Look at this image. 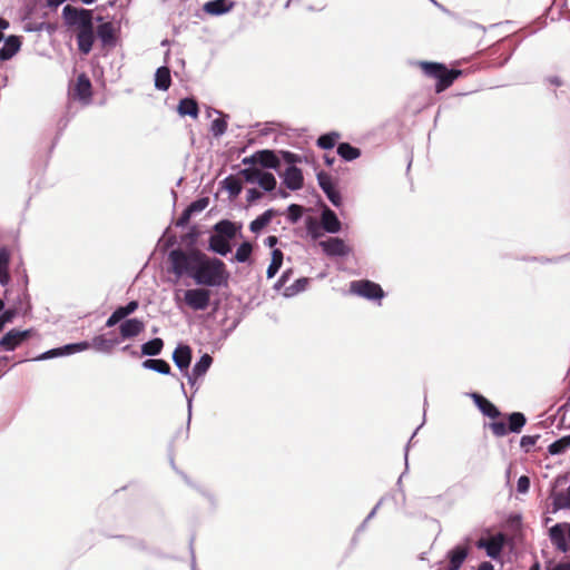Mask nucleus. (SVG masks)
I'll list each match as a JSON object with an SVG mask.
<instances>
[{"instance_id":"1","label":"nucleus","mask_w":570,"mask_h":570,"mask_svg":"<svg viewBox=\"0 0 570 570\" xmlns=\"http://www.w3.org/2000/svg\"><path fill=\"white\" fill-rule=\"evenodd\" d=\"M166 271L175 275L176 282L187 277L195 285L207 288L227 287L230 278V273L220 258L208 256L198 248L171 249L167 256Z\"/></svg>"},{"instance_id":"10","label":"nucleus","mask_w":570,"mask_h":570,"mask_svg":"<svg viewBox=\"0 0 570 570\" xmlns=\"http://www.w3.org/2000/svg\"><path fill=\"white\" fill-rule=\"evenodd\" d=\"M320 188L325 194L328 202L336 208L343 206V196L337 187V181L324 170L316 174Z\"/></svg>"},{"instance_id":"5","label":"nucleus","mask_w":570,"mask_h":570,"mask_svg":"<svg viewBox=\"0 0 570 570\" xmlns=\"http://www.w3.org/2000/svg\"><path fill=\"white\" fill-rule=\"evenodd\" d=\"M141 366L145 370L154 371V372L163 374V375L173 376L179 382L181 393L186 397V402H187V412H188L187 430H188L189 425H190V421H191L193 399H191V396L187 395L184 382L176 374H174L171 372V367H170L169 363L164 358H154V357L146 358L145 361H142Z\"/></svg>"},{"instance_id":"28","label":"nucleus","mask_w":570,"mask_h":570,"mask_svg":"<svg viewBox=\"0 0 570 570\" xmlns=\"http://www.w3.org/2000/svg\"><path fill=\"white\" fill-rule=\"evenodd\" d=\"M321 220L325 233L334 235L342 230V222L337 214L327 206L321 213Z\"/></svg>"},{"instance_id":"3","label":"nucleus","mask_w":570,"mask_h":570,"mask_svg":"<svg viewBox=\"0 0 570 570\" xmlns=\"http://www.w3.org/2000/svg\"><path fill=\"white\" fill-rule=\"evenodd\" d=\"M279 153L283 161L287 164V167L284 171L279 169L277 174L287 189L296 191L304 185L303 170L296 166L302 163L303 156L284 149H281Z\"/></svg>"},{"instance_id":"33","label":"nucleus","mask_w":570,"mask_h":570,"mask_svg":"<svg viewBox=\"0 0 570 570\" xmlns=\"http://www.w3.org/2000/svg\"><path fill=\"white\" fill-rule=\"evenodd\" d=\"M208 250L219 256L226 257L229 253H232V245L229 240L212 234L208 238Z\"/></svg>"},{"instance_id":"57","label":"nucleus","mask_w":570,"mask_h":570,"mask_svg":"<svg viewBox=\"0 0 570 570\" xmlns=\"http://www.w3.org/2000/svg\"><path fill=\"white\" fill-rule=\"evenodd\" d=\"M19 314V308L17 305L12 306V307H9V308H6L2 311V313L0 314V318L6 323V324H9V323H12L13 320L18 316Z\"/></svg>"},{"instance_id":"61","label":"nucleus","mask_w":570,"mask_h":570,"mask_svg":"<svg viewBox=\"0 0 570 570\" xmlns=\"http://www.w3.org/2000/svg\"><path fill=\"white\" fill-rule=\"evenodd\" d=\"M11 259V253L8 247L3 246L0 248V269L9 268Z\"/></svg>"},{"instance_id":"6","label":"nucleus","mask_w":570,"mask_h":570,"mask_svg":"<svg viewBox=\"0 0 570 570\" xmlns=\"http://www.w3.org/2000/svg\"><path fill=\"white\" fill-rule=\"evenodd\" d=\"M61 17L68 28H78V30L92 24L95 20L92 10L71 4L62 8Z\"/></svg>"},{"instance_id":"31","label":"nucleus","mask_w":570,"mask_h":570,"mask_svg":"<svg viewBox=\"0 0 570 570\" xmlns=\"http://www.w3.org/2000/svg\"><path fill=\"white\" fill-rule=\"evenodd\" d=\"M177 112L180 117L197 119L199 116L198 102L194 97L181 98L177 105Z\"/></svg>"},{"instance_id":"2","label":"nucleus","mask_w":570,"mask_h":570,"mask_svg":"<svg viewBox=\"0 0 570 570\" xmlns=\"http://www.w3.org/2000/svg\"><path fill=\"white\" fill-rule=\"evenodd\" d=\"M422 72L435 80V92L440 94L450 88L456 79L463 75V70L449 68L443 62L438 61H417Z\"/></svg>"},{"instance_id":"8","label":"nucleus","mask_w":570,"mask_h":570,"mask_svg":"<svg viewBox=\"0 0 570 570\" xmlns=\"http://www.w3.org/2000/svg\"><path fill=\"white\" fill-rule=\"evenodd\" d=\"M183 303L195 312L206 311L212 304L210 288L197 286L183 292Z\"/></svg>"},{"instance_id":"60","label":"nucleus","mask_w":570,"mask_h":570,"mask_svg":"<svg viewBox=\"0 0 570 570\" xmlns=\"http://www.w3.org/2000/svg\"><path fill=\"white\" fill-rule=\"evenodd\" d=\"M56 357H60L59 347L50 348V350L37 355L36 357H33L32 361L39 362V361H46V360H51V358H56Z\"/></svg>"},{"instance_id":"53","label":"nucleus","mask_w":570,"mask_h":570,"mask_svg":"<svg viewBox=\"0 0 570 570\" xmlns=\"http://www.w3.org/2000/svg\"><path fill=\"white\" fill-rule=\"evenodd\" d=\"M559 425L570 426V401L562 404L558 410Z\"/></svg>"},{"instance_id":"7","label":"nucleus","mask_w":570,"mask_h":570,"mask_svg":"<svg viewBox=\"0 0 570 570\" xmlns=\"http://www.w3.org/2000/svg\"><path fill=\"white\" fill-rule=\"evenodd\" d=\"M37 334L36 328L20 330L13 327L7 331L0 338V352H13Z\"/></svg>"},{"instance_id":"25","label":"nucleus","mask_w":570,"mask_h":570,"mask_svg":"<svg viewBox=\"0 0 570 570\" xmlns=\"http://www.w3.org/2000/svg\"><path fill=\"white\" fill-rule=\"evenodd\" d=\"M235 4L233 0H209L203 4L202 10L208 16L220 17L230 12Z\"/></svg>"},{"instance_id":"13","label":"nucleus","mask_w":570,"mask_h":570,"mask_svg":"<svg viewBox=\"0 0 570 570\" xmlns=\"http://www.w3.org/2000/svg\"><path fill=\"white\" fill-rule=\"evenodd\" d=\"M318 245L324 255L331 258H344L352 252L351 247L340 237H328L325 240H321Z\"/></svg>"},{"instance_id":"11","label":"nucleus","mask_w":570,"mask_h":570,"mask_svg":"<svg viewBox=\"0 0 570 570\" xmlns=\"http://www.w3.org/2000/svg\"><path fill=\"white\" fill-rule=\"evenodd\" d=\"M548 535L558 551L562 553L570 551V522H557L549 528Z\"/></svg>"},{"instance_id":"54","label":"nucleus","mask_w":570,"mask_h":570,"mask_svg":"<svg viewBox=\"0 0 570 570\" xmlns=\"http://www.w3.org/2000/svg\"><path fill=\"white\" fill-rule=\"evenodd\" d=\"M540 439V434H533V435H523L520 439V448L524 453H530L531 448L535 445L538 440Z\"/></svg>"},{"instance_id":"26","label":"nucleus","mask_w":570,"mask_h":570,"mask_svg":"<svg viewBox=\"0 0 570 570\" xmlns=\"http://www.w3.org/2000/svg\"><path fill=\"white\" fill-rule=\"evenodd\" d=\"M3 45L0 47V61H8L12 59L22 46V38L20 36L10 35L3 38Z\"/></svg>"},{"instance_id":"32","label":"nucleus","mask_w":570,"mask_h":570,"mask_svg":"<svg viewBox=\"0 0 570 570\" xmlns=\"http://www.w3.org/2000/svg\"><path fill=\"white\" fill-rule=\"evenodd\" d=\"M155 88L159 91H167L171 86V71L166 65L156 69L154 75Z\"/></svg>"},{"instance_id":"56","label":"nucleus","mask_w":570,"mask_h":570,"mask_svg":"<svg viewBox=\"0 0 570 570\" xmlns=\"http://www.w3.org/2000/svg\"><path fill=\"white\" fill-rule=\"evenodd\" d=\"M292 276H293V268H287L285 271H283L279 278L275 282L273 288L275 291H281L282 288H285L286 283L291 279Z\"/></svg>"},{"instance_id":"34","label":"nucleus","mask_w":570,"mask_h":570,"mask_svg":"<svg viewBox=\"0 0 570 570\" xmlns=\"http://www.w3.org/2000/svg\"><path fill=\"white\" fill-rule=\"evenodd\" d=\"M253 252H254V244L250 243L249 240H244L237 246L235 255L230 261L242 263V264L252 265L254 263V261L252 258Z\"/></svg>"},{"instance_id":"37","label":"nucleus","mask_w":570,"mask_h":570,"mask_svg":"<svg viewBox=\"0 0 570 570\" xmlns=\"http://www.w3.org/2000/svg\"><path fill=\"white\" fill-rule=\"evenodd\" d=\"M220 187H222V189H224L228 193V196L232 199L237 198L243 190V185H242L240 180L233 175H229L226 178H224L220 181Z\"/></svg>"},{"instance_id":"18","label":"nucleus","mask_w":570,"mask_h":570,"mask_svg":"<svg viewBox=\"0 0 570 570\" xmlns=\"http://www.w3.org/2000/svg\"><path fill=\"white\" fill-rule=\"evenodd\" d=\"M138 307L139 302L137 299H131L125 305H118L107 318L105 326L112 328L118 325V323L129 320V316L134 314Z\"/></svg>"},{"instance_id":"29","label":"nucleus","mask_w":570,"mask_h":570,"mask_svg":"<svg viewBox=\"0 0 570 570\" xmlns=\"http://www.w3.org/2000/svg\"><path fill=\"white\" fill-rule=\"evenodd\" d=\"M476 547L483 549L492 560H500L503 550V535L500 533L490 541H479Z\"/></svg>"},{"instance_id":"27","label":"nucleus","mask_w":570,"mask_h":570,"mask_svg":"<svg viewBox=\"0 0 570 570\" xmlns=\"http://www.w3.org/2000/svg\"><path fill=\"white\" fill-rule=\"evenodd\" d=\"M283 213L275 208H268L249 223V230L253 234H261L275 218Z\"/></svg>"},{"instance_id":"64","label":"nucleus","mask_w":570,"mask_h":570,"mask_svg":"<svg viewBox=\"0 0 570 570\" xmlns=\"http://www.w3.org/2000/svg\"><path fill=\"white\" fill-rule=\"evenodd\" d=\"M262 198V193L257 188L247 189L246 200L248 204H255Z\"/></svg>"},{"instance_id":"49","label":"nucleus","mask_w":570,"mask_h":570,"mask_svg":"<svg viewBox=\"0 0 570 570\" xmlns=\"http://www.w3.org/2000/svg\"><path fill=\"white\" fill-rule=\"evenodd\" d=\"M305 213V208L298 204H289L285 210V216L288 223L297 224Z\"/></svg>"},{"instance_id":"44","label":"nucleus","mask_w":570,"mask_h":570,"mask_svg":"<svg viewBox=\"0 0 570 570\" xmlns=\"http://www.w3.org/2000/svg\"><path fill=\"white\" fill-rule=\"evenodd\" d=\"M228 119V114L218 112V118L210 122V132L214 137L219 138L227 131Z\"/></svg>"},{"instance_id":"35","label":"nucleus","mask_w":570,"mask_h":570,"mask_svg":"<svg viewBox=\"0 0 570 570\" xmlns=\"http://www.w3.org/2000/svg\"><path fill=\"white\" fill-rule=\"evenodd\" d=\"M336 153L344 161L347 163L356 160L362 155L361 148L353 146L351 142L347 141L338 142L336 147Z\"/></svg>"},{"instance_id":"22","label":"nucleus","mask_w":570,"mask_h":570,"mask_svg":"<svg viewBox=\"0 0 570 570\" xmlns=\"http://www.w3.org/2000/svg\"><path fill=\"white\" fill-rule=\"evenodd\" d=\"M564 480L566 478L559 476L551 484L550 498H552V512L563 509L570 510V485L567 488L566 492L556 491L559 483Z\"/></svg>"},{"instance_id":"46","label":"nucleus","mask_w":570,"mask_h":570,"mask_svg":"<svg viewBox=\"0 0 570 570\" xmlns=\"http://www.w3.org/2000/svg\"><path fill=\"white\" fill-rule=\"evenodd\" d=\"M200 236V230L196 225L189 226L187 232L180 236V242L185 244L184 248H197V242Z\"/></svg>"},{"instance_id":"43","label":"nucleus","mask_w":570,"mask_h":570,"mask_svg":"<svg viewBox=\"0 0 570 570\" xmlns=\"http://www.w3.org/2000/svg\"><path fill=\"white\" fill-rule=\"evenodd\" d=\"M58 347H59L60 357H63V356H70L76 353L87 351L88 348H90V344H89V341H79V342L68 343V344H65V345H61Z\"/></svg>"},{"instance_id":"41","label":"nucleus","mask_w":570,"mask_h":570,"mask_svg":"<svg viewBox=\"0 0 570 570\" xmlns=\"http://www.w3.org/2000/svg\"><path fill=\"white\" fill-rule=\"evenodd\" d=\"M311 278L308 277H299L294 281V283L283 291V296L286 298L294 297L298 295L299 293H303L307 289L309 285Z\"/></svg>"},{"instance_id":"48","label":"nucleus","mask_w":570,"mask_h":570,"mask_svg":"<svg viewBox=\"0 0 570 570\" xmlns=\"http://www.w3.org/2000/svg\"><path fill=\"white\" fill-rule=\"evenodd\" d=\"M265 193H273L276 190L277 180L269 171H263L259 181L256 183Z\"/></svg>"},{"instance_id":"55","label":"nucleus","mask_w":570,"mask_h":570,"mask_svg":"<svg viewBox=\"0 0 570 570\" xmlns=\"http://www.w3.org/2000/svg\"><path fill=\"white\" fill-rule=\"evenodd\" d=\"M208 205H209V198L204 196V197L196 198L187 207L195 215L197 213L205 210L208 207Z\"/></svg>"},{"instance_id":"59","label":"nucleus","mask_w":570,"mask_h":570,"mask_svg":"<svg viewBox=\"0 0 570 570\" xmlns=\"http://www.w3.org/2000/svg\"><path fill=\"white\" fill-rule=\"evenodd\" d=\"M193 215L194 214L191 213V210L188 207H186L177 218L176 226L181 228L187 227Z\"/></svg>"},{"instance_id":"62","label":"nucleus","mask_w":570,"mask_h":570,"mask_svg":"<svg viewBox=\"0 0 570 570\" xmlns=\"http://www.w3.org/2000/svg\"><path fill=\"white\" fill-rule=\"evenodd\" d=\"M543 82L556 88L564 86L563 79L557 75H550L544 77Z\"/></svg>"},{"instance_id":"15","label":"nucleus","mask_w":570,"mask_h":570,"mask_svg":"<svg viewBox=\"0 0 570 570\" xmlns=\"http://www.w3.org/2000/svg\"><path fill=\"white\" fill-rule=\"evenodd\" d=\"M96 21L100 22L95 30L97 39H99L104 48H115L118 42L117 29L111 22L102 21L101 17L95 18Z\"/></svg>"},{"instance_id":"36","label":"nucleus","mask_w":570,"mask_h":570,"mask_svg":"<svg viewBox=\"0 0 570 570\" xmlns=\"http://www.w3.org/2000/svg\"><path fill=\"white\" fill-rule=\"evenodd\" d=\"M165 343L164 340L160 337H154L140 346V357L141 356H149L155 357L161 354L164 350Z\"/></svg>"},{"instance_id":"39","label":"nucleus","mask_w":570,"mask_h":570,"mask_svg":"<svg viewBox=\"0 0 570 570\" xmlns=\"http://www.w3.org/2000/svg\"><path fill=\"white\" fill-rule=\"evenodd\" d=\"M341 134L335 130H331L320 135L316 139V146L323 150H331L335 146L337 147Z\"/></svg>"},{"instance_id":"20","label":"nucleus","mask_w":570,"mask_h":570,"mask_svg":"<svg viewBox=\"0 0 570 570\" xmlns=\"http://www.w3.org/2000/svg\"><path fill=\"white\" fill-rule=\"evenodd\" d=\"M466 395L472 399V401H473L474 405L478 407V410L484 416L491 419L492 421H495V419H498L502 415L499 407L494 403H492L490 400H488L485 396L480 394L479 392H470Z\"/></svg>"},{"instance_id":"17","label":"nucleus","mask_w":570,"mask_h":570,"mask_svg":"<svg viewBox=\"0 0 570 570\" xmlns=\"http://www.w3.org/2000/svg\"><path fill=\"white\" fill-rule=\"evenodd\" d=\"M90 347L101 354L110 355L114 348L120 344L117 334L109 332L108 334H98L89 341Z\"/></svg>"},{"instance_id":"50","label":"nucleus","mask_w":570,"mask_h":570,"mask_svg":"<svg viewBox=\"0 0 570 570\" xmlns=\"http://www.w3.org/2000/svg\"><path fill=\"white\" fill-rule=\"evenodd\" d=\"M262 173L263 169L259 166L245 167L238 170V175H240L248 184H256L259 181Z\"/></svg>"},{"instance_id":"47","label":"nucleus","mask_w":570,"mask_h":570,"mask_svg":"<svg viewBox=\"0 0 570 570\" xmlns=\"http://www.w3.org/2000/svg\"><path fill=\"white\" fill-rule=\"evenodd\" d=\"M568 449H570V435H563L562 438L549 444L548 452L551 455H560Z\"/></svg>"},{"instance_id":"23","label":"nucleus","mask_w":570,"mask_h":570,"mask_svg":"<svg viewBox=\"0 0 570 570\" xmlns=\"http://www.w3.org/2000/svg\"><path fill=\"white\" fill-rule=\"evenodd\" d=\"M283 159L279 150L276 149H259L258 150V166L262 169H273L276 173L281 169Z\"/></svg>"},{"instance_id":"38","label":"nucleus","mask_w":570,"mask_h":570,"mask_svg":"<svg viewBox=\"0 0 570 570\" xmlns=\"http://www.w3.org/2000/svg\"><path fill=\"white\" fill-rule=\"evenodd\" d=\"M284 261V253L279 248H273L271 252V263L266 269V277L274 278L282 268Z\"/></svg>"},{"instance_id":"4","label":"nucleus","mask_w":570,"mask_h":570,"mask_svg":"<svg viewBox=\"0 0 570 570\" xmlns=\"http://www.w3.org/2000/svg\"><path fill=\"white\" fill-rule=\"evenodd\" d=\"M504 421H491L488 426L492 433L498 438L507 436L510 433L519 434L527 424V416L524 413L514 411L504 415Z\"/></svg>"},{"instance_id":"16","label":"nucleus","mask_w":570,"mask_h":570,"mask_svg":"<svg viewBox=\"0 0 570 570\" xmlns=\"http://www.w3.org/2000/svg\"><path fill=\"white\" fill-rule=\"evenodd\" d=\"M118 331L117 337L120 343L126 340H132L145 331V322L138 317H130L118 323Z\"/></svg>"},{"instance_id":"12","label":"nucleus","mask_w":570,"mask_h":570,"mask_svg":"<svg viewBox=\"0 0 570 570\" xmlns=\"http://www.w3.org/2000/svg\"><path fill=\"white\" fill-rule=\"evenodd\" d=\"M69 96L85 105L91 102L92 99V85L86 73L78 75L76 82L69 89Z\"/></svg>"},{"instance_id":"58","label":"nucleus","mask_w":570,"mask_h":570,"mask_svg":"<svg viewBox=\"0 0 570 570\" xmlns=\"http://www.w3.org/2000/svg\"><path fill=\"white\" fill-rule=\"evenodd\" d=\"M531 485V480L528 475L519 476L517 481V492L520 494H525L529 492Z\"/></svg>"},{"instance_id":"21","label":"nucleus","mask_w":570,"mask_h":570,"mask_svg":"<svg viewBox=\"0 0 570 570\" xmlns=\"http://www.w3.org/2000/svg\"><path fill=\"white\" fill-rule=\"evenodd\" d=\"M470 549L464 544H456L446 552L448 564L443 570H460L469 556Z\"/></svg>"},{"instance_id":"19","label":"nucleus","mask_w":570,"mask_h":570,"mask_svg":"<svg viewBox=\"0 0 570 570\" xmlns=\"http://www.w3.org/2000/svg\"><path fill=\"white\" fill-rule=\"evenodd\" d=\"M174 364L181 374H187L193 361V350L188 344L178 343L171 355Z\"/></svg>"},{"instance_id":"40","label":"nucleus","mask_w":570,"mask_h":570,"mask_svg":"<svg viewBox=\"0 0 570 570\" xmlns=\"http://www.w3.org/2000/svg\"><path fill=\"white\" fill-rule=\"evenodd\" d=\"M304 225H305L307 235L312 239L316 240V239L321 238L322 236H324L325 230L323 228L322 220H317L315 217L307 216L305 218Z\"/></svg>"},{"instance_id":"9","label":"nucleus","mask_w":570,"mask_h":570,"mask_svg":"<svg viewBox=\"0 0 570 570\" xmlns=\"http://www.w3.org/2000/svg\"><path fill=\"white\" fill-rule=\"evenodd\" d=\"M350 292L368 301H381L385 296L382 286L370 279L351 282Z\"/></svg>"},{"instance_id":"52","label":"nucleus","mask_w":570,"mask_h":570,"mask_svg":"<svg viewBox=\"0 0 570 570\" xmlns=\"http://www.w3.org/2000/svg\"><path fill=\"white\" fill-rule=\"evenodd\" d=\"M22 282H23V298L21 297H17V302L16 304H22V301H27V307L26 309L23 311V315H27L31 312V303H30V295L28 294V283H29V278H28V275H27V272L23 271V274H22Z\"/></svg>"},{"instance_id":"30","label":"nucleus","mask_w":570,"mask_h":570,"mask_svg":"<svg viewBox=\"0 0 570 570\" xmlns=\"http://www.w3.org/2000/svg\"><path fill=\"white\" fill-rule=\"evenodd\" d=\"M116 538L122 540L125 546L130 549L142 551V552H148L150 554H154V556H157L160 558L164 557V554L160 553L158 550L150 549L148 547L147 542L141 538L131 537V535H117Z\"/></svg>"},{"instance_id":"63","label":"nucleus","mask_w":570,"mask_h":570,"mask_svg":"<svg viewBox=\"0 0 570 570\" xmlns=\"http://www.w3.org/2000/svg\"><path fill=\"white\" fill-rule=\"evenodd\" d=\"M547 570H570V561L547 562Z\"/></svg>"},{"instance_id":"45","label":"nucleus","mask_w":570,"mask_h":570,"mask_svg":"<svg viewBox=\"0 0 570 570\" xmlns=\"http://www.w3.org/2000/svg\"><path fill=\"white\" fill-rule=\"evenodd\" d=\"M158 244L160 246V250L163 253H166L167 254L174 249V248H177V244H178V239H177V236L173 233H170V227H167L164 233H163V236L159 238L158 240Z\"/></svg>"},{"instance_id":"51","label":"nucleus","mask_w":570,"mask_h":570,"mask_svg":"<svg viewBox=\"0 0 570 570\" xmlns=\"http://www.w3.org/2000/svg\"><path fill=\"white\" fill-rule=\"evenodd\" d=\"M183 476H184L185 482H186L189 487H191V488H194L195 490H197V491H198V492H199V493H200V494H202V495H203V497L208 501V503H209L210 508H212L213 510H215V509H216V507H217V502H216V498H215V495H214L210 491H208L207 489H204V488H202V487H198V485L194 484V483L188 479V476H187L186 474H183Z\"/></svg>"},{"instance_id":"42","label":"nucleus","mask_w":570,"mask_h":570,"mask_svg":"<svg viewBox=\"0 0 570 570\" xmlns=\"http://www.w3.org/2000/svg\"><path fill=\"white\" fill-rule=\"evenodd\" d=\"M213 362V356L208 353H204L194 364L191 368V376H205Z\"/></svg>"},{"instance_id":"14","label":"nucleus","mask_w":570,"mask_h":570,"mask_svg":"<svg viewBox=\"0 0 570 570\" xmlns=\"http://www.w3.org/2000/svg\"><path fill=\"white\" fill-rule=\"evenodd\" d=\"M242 228L243 224L240 222L223 218L213 226V235L220 236L230 242L236 238H243Z\"/></svg>"},{"instance_id":"24","label":"nucleus","mask_w":570,"mask_h":570,"mask_svg":"<svg viewBox=\"0 0 570 570\" xmlns=\"http://www.w3.org/2000/svg\"><path fill=\"white\" fill-rule=\"evenodd\" d=\"M76 39L79 52L85 56L89 55L92 50L95 40L97 39L94 23L78 30Z\"/></svg>"}]
</instances>
